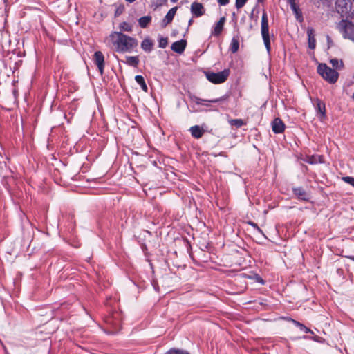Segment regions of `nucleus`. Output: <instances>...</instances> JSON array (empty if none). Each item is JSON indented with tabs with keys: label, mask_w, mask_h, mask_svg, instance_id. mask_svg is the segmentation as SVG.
I'll use <instances>...</instances> for the list:
<instances>
[{
	"label": "nucleus",
	"mask_w": 354,
	"mask_h": 354,
	"mask_svg": "<svg viewBox=\"0 0 354 354\" xmlns=\"http://www.w3.org/2000/svg\"><path fill=\"white\" fill-rule=\"evenodd\" d=\"M113 50L118 53H131L137 48L138 40L122 32H112L109 37Z\"/></svg>",
	"instance_id": "nucleus-1"
},
{
	"label": "nucleus",
	"mask_w": 354,
	"mask_h": 354,
	"mask_svg": "<svg viewBox=\"0 0 354 354\" xmlns=\"http://www.w3.org/2000/svg\"><path fill=\"white\" fill-rule=\"evenodd\" d=\"M317 72L324 80L330 84L335 83L339 77L338 73L328 67L326 64H319L317 66Z\"/></svg>",
	"instance_id": "nucleus-2"
},
{
	"label": "nucleus",
	"mask_w": 354,
	"mask_h": 354,
	"mask_svg": "<svg viewBox=\"0 0 354 354\" xmlns=\"http://www.w3.org/2000/svg\"><path fill=\"white\" fill-rule=\"evenodd\" d=\"M261 33L263 44L268 53L271 50L270 36L269 33V25L267 13L263 12L261 17Z\"/></svg>",
	"instance_id": "nucleus-3"
},
{
	"label": "nucleus",
	"mask_w": 354,
	"mask_h": 354,
	"mask_svg": "<svg viewBox=\"0 0 354 354\" xmlns=\"http://www.w3.org/2000/svg\"><path fill=\"white\" fill-rule=\"evenodd\" d=\"M337 28L345 39L354 41V24L346 19H342L337 24Z\"/></svg>",
	"instance_id": "nucleus-4"
},
{
	"label": "nucleus",
	"mask_w": 354,
	"mask_h": 354,
	"mask_svg": "<svg viewBox=\"0 0 354 354\" xmlns=\"http://www.w3.org/2000/svg\"><path fill=\"white\" fill-rule=\"evenodd\" d=\"M230 74V70L229 68H225L221 72L214 73V72H207L205 73L206 78L210 82L219 84L225 82L229 75Z\"/></svg>",
	"instance_id": "nucleus-5"
},
{
	"label": "nucleus",
	"mask_w": 354,
	"mask_h": 354,
	"mask_svg": "<svg viewBox=\"0 0 354 354\" xmlns=\"http://www.w3.org/2000/svg\"><path fill=\"white\" fill-rule=\"evenodd\" d=\"M351 3L350 0H336L335 9L341 16H347L351 10Z\"/></svg>",
	"instance_id": "nucleus-6"
},
{
	"label": "nucleus",
	"mask_w": 354,
	"mask_h": 354,
	"mask_svg": "<svg viewBox=\"0 0 354 354\" xmlns=\"http://www.w3.org/2000/svg\"><path fill=\"white\" fill-rule=\"evenodd\" d=\"M93 60L97 66L100 75H102L104 70V56L103 53L101 51L95 52Z\"/></svg>",
	"instance_id": "nucleus-7"
},
{
	"label": "nucleus",
	"mask_w": 354,
	"mask_h": 354,
	"mask_svg": "<svg viewBox=\"0 0 354 354\" xmlns=\"http://www.w3.org/2000/svg\"><path fill=\"white\" fill-rule=\"evenodd\" d=\"M287 1L290 4V8L295 14L297 20L302 21V12L299 8V5L296 3V0H287Z\"/></svg>",
	"instance_id": "nucleus-8"
},
{
	"label": "nucleus",
	"mask_w": 354,
	"mask_h": 354,
	"mask_svg": "<svg viewBox=\"0 0 354 354\" xmlns=\"http://www.w3.org/2000/svg\"><path fill=\"white\" fill-rule=\"evenodd\" d=\"M272 129L274 133H281L284 131L285 124L279 118H276L272 122Z\"/></svg>",
	"instance_id": "nucleus-9"
},
{
	"label": "nucleus",
	"mask_w": 354,
	"mask_h": 354,
	"mask_svg": "<svg viewBox=\"0 0 354 354\" xmlns=\"http://www.w3.org/2000/svg\"><path fill=\"white\" fill-rule=\"evenodd\" d=\"M187 46V41L185 39H180L171 44V49L178 54H182L185 51Z\"/></svg>",
	"instance_id": "nucleus-10"
},
{
	"label": "nucleus",
	"mask_w": 354,
	"mask_h": 354,
	"mask_svg": "<svg viewBox=\"0 0 354 354\" xmlns=\"http://www.w3.org/2000/svg\"><path fill=\"white\" fill-rule=\"evenodd\" d=\"M177 9H178V7L176 6V7L171 8L167 12V13L166 14L165 17H164V19H162V21L161 22V26L162 28L166 27L169 24H170L172 21V20L176 13Z\"/></svg>",
	"instance_id": "nucleus-11"
},
{
	"label": "nucleus",
	"mask_w": 354,
	"mask_h": 354,
	"mask_svg": "<svg viewBox=\"0 0 354 354\" xmlns=\"http://www.w3.org/2000/svg\"><path fill=\"white\" fill-rule=\"evenodd\" d=\"M292 192L299 200L304 201H308L309 200V194L301 187H293Z\"/></svg>",
	"instance_id": "nucleus-12"
},
{
	"label": "nucleus",
	"mask_w": 354,
	"mask_h": 354,
	"mask_svg": "<svg viewBox=\"0 0 354 354\" xmlns=\"http://www.w3.org/2000/svg\"><path fill=\"white\" fill-rule=\"evenodd\" d=\"M191 12L196 17L202 16L205 12V9L202 3L194 2L191 5Z\"/></svg>",
	"instance_id": "nucleus-13"
},
{
	"label": "nucleus",
	"mask_w": 354,
	"mask_h": 354,
	"mask_svg": "<svg viewBox=\"0 0 354 354\" xmlns=\"http://www.w3.org/2000/svg\"><path fill=\"white\" fill-rule=\"evenodd\" d=\"M225 99V97H221L220 98H215L212 100H204L199 98L198 97H194L192 100L194 102V103H196L198 105H204L208 106L209 104L207 102L217 103L224 100Z\"/></svg>",
	"instance_id": "nucleus-14"
},
{
	"label": "nucleus",
	"mask_w": 354,
	"mask_h": 354,
	"mask_svg": "<svg viewBox=\"0 0 354 354\" xmlns=\"http://www.w3.org/2000/svg\"><path fill=\"white\" fill-rule=\"evenodd\" d=\"M308 47L310 49H315L316 46V40L315 38V31L312 28H308L307 29Z\"/></svg>",
	"instance_id": "nucleus-15"
},
{
	"label": "nucleus",
	"mask_w": 354,
	"mask_h": 354,
	"mask_svg": "<svg viewBox=\"0 0 354 354\" xmlns=\"http://www.w3.org/2000/svg\"><path fill=\"white\" fill-rule=\"evenodd\" d=\"M141 48L146 53H151L153 50V42L149 37L145 38L140 44Z\"/></svg>",
	"instance_id": "nucleus-16"
},
{
	"label": "nucleus",
	"mask_w": 354,
	"mask_h": 354,
	"mask_svg": "<svg viewBox=\"0 0 354 354\" xmlns=\"http://www.w3.org/2000/svg\"><path fill=\"white\" fill-rule=\"evenodd\" d=\"M189 131L192 137L196 139L202 138L204 134V130L198 125H194L190 127Z\"/></svg>",
	"instance_id": "nucleus-17"
},
{
	"label": "nucleus",
	"mask_w": 354,
	"mask_h": 354,
	"mask_svg": "<svg viewBox=\"0 0 354 354\" xmlns=\"http://www.w3.org/2000/svg\"><path fill=\"white\" fill-rule=\"evenodd\" d=\"M225 20V17H221L219 19V21L216 24V25L212 32V35H214V36L220 35V34L221 33V32L223 29Z\"/></svg>",
	"instance_id": "nucleus-18"
},
{
	"label": "nucleus",
	"mask_w": 354,
	"mask_h": 354,
	"mask_svg": "<svg viewBox=\"0 0 354 354\" xmlns=\"http://www.w3.org/2000/svg\"><path fill=\"white\" fill-rule=\"evenodd\" d=\"M122 62L129 66L137 67L140 61L138 56H127L126 60Z\"/></svg>",
	"instance_id": "nucleus-19"
},
{
	"label": "nucleus",
	"mask_w": 354,
	"mask_h": 354,
	"mask_svg": "<svg viewBox=\"0 0 354 354\" xmlns=\"http://www.w3.org/2000/svg\"><path fill=\"white\" fill-rule=\"evenodd\" d=\"M316 109L321 114V118H324L326 117V107L325 104L320 100H317Z\"/></svg>",
	"instance_id": "nucleus-20"
},
{
	"label": "nucleus",
	"mask_w": 354,
	"mask_h": 354,
	"mask_svg": "<svg viewBox=\"0 0 354 354\" xmlns=\"http://www.w3.org/2000/svg\"><path fill=\"white\" fill-rule=\"evenodd\" d=\"M151 19L152 17L149 15L140 17L138 19L139 26L142 28H147L149 23L151 21Z\"/></svg>",
	"instance_id": "nucleus-21"
},
{
	"label": "nucleus",
	"mask_w": 354,
	"mask_h": 354,
	"mask_svg": "<svg viewBox=\"0 0 354 354\" xmlns=\"http://www.w3.org/2000/svg\"><path fill=\"white\" fill-rule=\"evenodd\" d=\"M136 82L140 86L142 90L145 92L148 91V87L146 84L145 80L142 75H138L135 77Z\"/></svg>",
	"instance_id": "nucleus-22"
},
{
	"label": "nucleus",
	"mask_w": 354,
	"mask_h": 354,
	"mask_svg": "<svg viewBox=\"0 0 354 354\" xmlns=\"http://www.w3.org/2000/svg\"><path fill=\"white\" fill-rule=\"evenodd\" d=\"M239 48V39L237 38L233 37L231 41V44H230V51L232 53H235L238 51Z\"/></svg>",
	"instance_id": "nucleus-23"
},
{
	"label": "nucleus",
	"mask_w": 354,
	"mask_h": 354,
	"mask_svg": "<svg viewBox=\"0 0 354 354\" xmlns=\"http://www.w3.org/2000/svg\"><path fill=\"white\" fill-rule=\"evenodd\" d=\"M291 322L297 327L299 328V329L302 331H304L306 333H313V332L308 328H307L306 326H304L303 324L300 323L298 321H296L295 319H290Z\"/></svg>",
	"instance_id": "nucleus-24"
},
{
	"label": "nucleus",
	"mask_w": 354,
	"mask_h": 354,
	"mask_svg": "<svg viewBox=\"0 0 354 354\" xmlns=\"http://www.w3.org/2000/svg\"><path fill=\"white\" fill-rule=\"evenodd\" d=\"M119 28L120 29V32H132V26L127 22H122L120 24Z\"/></svg>",
	"instance_id": "nucleus-25"
},
{
	"label": "nucleus",
	"mask_w": 354,
	"mask_h": 354,
	"mask_svg": "<svg viewBox=\"0 0 354 354\" xmlns=\"http://www.w3.org/2000/svg\"><path fill=\"white\" fill-rule=\"evenodd\" d=\"M229 123L236 128L241 127L245 124V122L242 119H232L229 121Z\"/></svg>",
	"instance_id": "nucleus-26"
},
{
	"label": "nucleus",
	"mask_w": 354,
	"mask_h": 354,
	"mask_svg": "<svg viewBox=\"0 0 354 354\" xmlns=\"http://www.w3.org/2000/svg\"><path fill=\"white\" fill-rule=\"evenodd\" d=\"M330 62L334 68H341L344 67L342 61L339 62L337 59H332Z\"/></svg>",
	"instance_id": "nucleus-27"
},
{
	"label": "nucleus",
	"mask_w": 354,
	"mask_h": 354,
	"mask_svg": "<svg viewBox=\"0 0 354 354\" xmlns=\"http://www.w3.org/2000/svg\"><path fill=\"white\" fill-rule=\"evenodd\" d=\"M168 44V39L167 37H160L158 39V46L161 48H165Z\"/></svg>",
	"instance_id": "nucleus-28"
},
{
	"label": "nucleus",
	"mask_w": 354,
	"mask_h": 354,
	"mask_svg": "<svg viewBox=\"0 0 354 354\" xmlns=\"http://www.w3.org/2000/svg\"><path fill=\"white\" fill-rule=\"evenodd\" d=\"M167 2V0H151L152 6L155 8H157L158 7H160V6L166 4Z\"/></svg>",
	"instance_id": "nucleus-29"
},
{
	"label": "nucleus",
	"mask_w": 354,
	"mask_h": 354,
	"mask_svg": "<svg viewBox=\"0 0 354 354\" xmlns=\"http://www.w3.org/2000/svg\"><path fill=\"white\" fill-rule=\"evenodd\" d=\"M169 353L171 354H190L187 351L178 348H171L169 350Z\"/></svg>",
	"instance_id": "nucleus-30"
},
{
	"label": "nucleus",
	"mask_w": 354,
	"mask_h": 354,
	"mask_svg": "<svg viewBox=\"0 0 354 354\" xmlns=\"http://www.w3.org/2000/svg\"><path fill=\"white\" fill-rule=\"evenodd\" d=\"M248 278L254 279L261 284H264L263 279L258 274H254L253 276H248Z\"/></svg>",
	"instance_id": "nucleus-31"
},
{
	"label": "nucleus",
	"mask_w": 354,
	"mask_h": 354,
	"mask_svg": "<svg viewBox=\"0 0 354 354\" xmlns=\"http://www.w3.org/2000/svg\"><path fill=\"white\" fill-rule=\"evenodd\" d=\"M124 10V5H119L117 6L115 11V17L120 16Z\"/></svg>",
	"instance_id": "nucleus-32"
},
{
	"label": "nucleus",
	"mask_w": 354,
	"mask_h": 354,
	"mask_svg": "<svg viewBox=\"0 0 354 354\" xmlns=\"http://www.w3.org/2000/svg\"><path fill=\"white\" fill-rule=\"evenodd\" d=\"M342 180L354 187V178L351 176H345Z\"/></svg>",
	"instance_id": "nucleus-33"
},
{
	"label": "nucleus",
	"mask_w": 354,
	"mask_h": 354,
	"mask_svg": "<svg viewBox=\"0 0 354 354\" xmlns=\"http://www.w3.org/2000/svg\"><path fill=\"white\" fill-rule=\"evenodd\" d=\"M248 0H236V7L239 9L244 6Z\"/></svg>",
	"instance_id": "nucleus-34"
},
{
	"label": "nucleus",
	"mask_w": 354,
	"mask_h": 354,
	"mask_svg": "<svg viewBox=\"0 0 354 354\" xmlns=\"http://www.w3.org/2000/svg\"><path fill=\"white\" fill-rule=\"evenodd\" d=\"M220 6H225L229 3V0H217Z\"/></svg>",
	"instance_id": "nucleus-35"
},
{
	"label": "nucleus",
	"mask_w": 354,
	"mask_h": 354,
	"mask_svg": "<svg viewBox=\"0 0 354 354\" xmlns=\"http://www.w3.org/2000/svg\"><path fill=\"white\" fill-rule=\"evenodd\" d=\"M250 225L254 227L255 229H257L259 232L262 233V230L259 227V226L257 225V224L254 223H252L251 222L250 223Z\"/></svg>",
	"instance_id": "nucleus-36"
},
{
	"label": "nucleus",
	"mask_w": 354,
	"mask_h": 354,
	"mask_svg": "<svg viewBox=\"0 0 354 354\" xmlns=\"http://www.w3.org/2000/svg\"><path fill=\"white\" fill-rule=\"evenodd\" d=\"M308 162L310 164H315L316 162L315 158L313 156L309 158V160H308Z\"/></svg>",
	"instance_id": "nucleus-37"
},
{
	"label": "nucleus",
	"mask_w": 354,
	"mask_h": 354,
	"mask_svg": "<svg viewBox=\"0 0 354 354\" xmlns=\"http://www.w3.org/2000/svg\"><path fill=\"white\" fill-rule=\"evenodd\" d=\"M346 257H347L348 259H351V260H352V261H354V256H352V255H351V256H346Z\"/></svg>",
	"instance_id": "nucleus-38"
},
{
	"label": "nucleus",
	"mask_w": 354,
	"mask_h": 354,
	"mask_svg": "<svg viewBox=\"0 0 354 354\" xmlns=\"http://www.w3.org/2000/svg\"><path fill=\"white\" fill-rule=\"evenodd\" d=\"M126 1L129 2V3H133L136 0H125Z\"/></svg>",
	"instance_id": "nucleus-39"
},
{
	"label": "nucleus",
	"mask_w": 354,
	"mask_h": 354,
	"mask_svg": "<svg viewBox=\"0 0 354 354\" xmlns=\"http://www.w3.org/2000/svg\"><path fill=\"white\" fill-rule=\"evenodd\" d=\"M192 21H193V20L192 19L189 21V26L192 24Z\"/></svg>",
	"instance_id": "nucleus-40"
},
{
	"label": "nucleus",
	"mask_w": 354,
	"mask_h": 354,
	"mask_svg": "<svg viewBox=\"0 0 354 354\" xmlns=\"http://www.w3.org/2000/svg\"><path fill=\"white\" fill-rule=\"evenodd\" d=\"M178 1V0H171V1L172 3H176V2H177Z\"/></svg>",
	"instance_id": "nucleus-41"
},
{
	"label": "nucleus",
	"mask_w": 354,
	"mask_h": 354,
	"mask_svg": "<svg viewBox=\"0 0 354 354\" xmlns=\"http://www.w3.org/2000/svg\"><path fill=\"white\" fill-rule=\"evenodd\" d=\"M351 98H352V99H353V100L354 101V92H353V95H352Z\"/></svg>",
	"instance_id": "nucleus-42"
},
{
	"label": "nucleus",
	"mask_w": 354,
	"mask_h": 354,
	"mask_svg": "<svg viewBox=\"0 0 354 354\" xmlns=\"http://www.w3.org/2000/svg\"><path fill=\"white\" fill-rule=\"evenodd\" d=\"M165 354H171V353H169V351L167 352H166Z\"/></svg>",
	"instance_id": "nucleus-43"
},
{
	"label": "nucleus",
	"mask_w": 354,
	"mask_h": 354,
	"mask_svg": "<svg viewBox=\"0 0 354 354\" xmlns=\"http://www.w3.org/2000/svg\"><path fill=\"white\" fill-rule=\"evenodd\" d=\"M259 2H262L263 0H258Z\"/></svg>",
	"instance_id": "nucleus-44"
}]
</instances>
